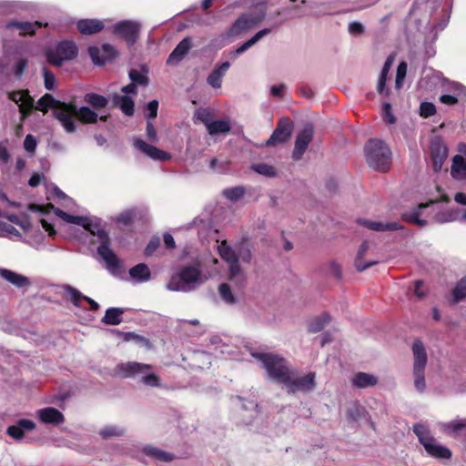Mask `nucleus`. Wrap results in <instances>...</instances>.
<instances>
[{
  "label": "nucleus",
  "mask_w": 466,
  "mask_h": 466,
  "mask_svg": "<svg viewBox=\"0 0 466 466\" xmlns=\"http://www.w3.org/2000/svg\"><path fill=\"white\" fill-rule=\"evenodd\" d=\"M76 117L83 123L93 124L96 122L98 116L89 107L81 106L79 109L76 108Z\"/></svg>",
  "instance_id": "37998d69"
},
{
  "label": "nucleus",
  "mask_w": 466,
  "mask_h": 466,
  "mask_svg": "<svg viewBox=\"0 0 466 466\" xmlns=\"http://www.w3.org/2000/svg\"><path fill=\"white\" fill-rule=\"evenodd\" d=\"M330 321V317L327 313H322L321 315L313 318L309 323V331L312 333H317L322 330L327 324Z\"/></svg>",
  "instance_id": "e433bc0d"
},
{
  "label": "nucleus",
  "mask_w": 466,
  "mask_h": 466,
  "mask_svg": "<svg viewBox=\"0 0 466 466\" xmlns=\"http://www.w3.org/2000/svg\"><path fill=\"white\" fill-rule=\"evenodd\" d=\"M238 260L241 259L245 263H249L252 258L251 251L248 248H239L238 252Z\"/></svg>",
  "instance_id": "680f3d73"
},
{
  "label": "nucleus",
  "mask_w": 466,
  "mask_h": 466,
  "mask_svg": "<svg viewBox=\"0 0 466 466\" xmlns=\"http://www.w3.org/2000/svg\"><path fill=\"white\" fill-rule=\"evenodd\" d=\"M314 129L311 124H307L298 134L295 141V147L292 153L294 159L299 160L308 148L309 144L313 138Z\"/></svg>",
  "instance_id": "f8f14e48"
},
{
  "label": "nucleus",
  "mask_w": 466,
  "mask_h": 466,
  "mask_svg": "<svg viewBox=\"0 0 466 466\" xmlns=\"http://www.w3.org/2000/svg\"><path fill=\"white\" fill-rule=\"evenodd\" d=\"M55 213L64 221L70 224L78 225L83 228H90L93 225V221L86 217L69 215L59 208H55Z\"/></svg>",
  "instance_id": "c85d7f7f"
},
{
  "label": "nucleus",
  "mask_w": 466,
  "mask_h": 466,
  "mask_svg": "<svg viewBox=\"0 0 466 466\" xmlns=\"http://www.w3.org/2000/svg\"><path fill=\"white\" fill-rule=\"evenodd\" d=\"M116 373L123 378L139 380L145 385L157 387L160 385L159 377L151 371V366L139 362H127L116 367Z\"/></svg>",
  "instance_id": "7ed1b4c3"
},
{
  "label": "nucleus",
  "mask_w": 466,
  "mask_h": 466,
  "mask_svg": "<svg viewBox=\"0 0 466 466\" xmlns=\"http://www.w3.org/2000/svg\"><path fill=\"white\" fill-rule=\"evenodd\" d=\"M370 248V244L368 241H364L359 248L357 256L355 258V267L358 271H363L368 268L376 265L378 263L377 260H369L365 261L363 257L366 255Z\"/></svg>",
  "instance_id": "393cba45"
},
{
  "label": "nucleus",
  "mask_w": 466,
  "mask_h": 466,
  "mask_svg": "<svg viewBox=\"0 0 466 466\" xmlns=\"http://www.w3.org/2000/svg\"><path fill=\"white\" fill-rule=\"evenodd\" d=\"M251 356L260 362L268 376L272 380L282 383L291 370L287 360L279 355L265 352H251Z\"/></svg>",
  "instance_id": "f03ea898"
},
{
  "label": "nucleus",
  "mask_w": 466,
  "mask_h": 466,
  "mask_svg": "<svg viewBox=\"0 0 466 466\" xmlns=\"http://www.w3.org/2000/svg\"><path fill=\"white\" fill-rule=\"evenodd\" d=\"M251 169L256 173L267 177H273L277 174L274 167L266 163L253 164L251 166Z\"/></svg>",
  "instance_id": "09e8293b"
},
{
  "label": "nucleus",
  "mask_w": 466,
  "mask_h": 466,
  "mask_svg": "<svg viewBox=\"0 0 466 466\" xmlns=\"http://www.w3.org/2000/svg\"><path fill=\"white\" fill-rule=\"evenodd\" d=\"M147 136L151 142L156 143L158 141L157 130L152 122H150L149 120L147 121Z\"/></svg>",
  "instance_id": "69168bd1"
},
{
  "label": "nucleus",
  "mask_w": 466,
  "mask_h": 466,
  "mask_svg": "<svg viewBox=\"0 0 466 466\" xmlns=\"http://www.w3.org/2000/svg\"><path fill=\"white\" fill-rule=\"evenodd\" d=\"M207 130L210 136L227 134L231 130V126L228 120L220 119L212 121V123L208 124V128Z\"/></svg>",
  "instance_id": "f704fd0d"
},
{
  "label": "nucleus",
  "mask_w": 466,
  "mask_h": 466,
  "mask_svg": "<svg viewBox=\"0 0 466 466\" xmlns=\"http://www.w3.org/2000/svg\"><path fill=\"white\" fill-rule=\"evenodd\" d=\"M420 116L429 117L436 113L435 106L431 102H422L420 106Z\"/></svg>",
  "instance_id": "6e6d98bb"
},
{
  "label": "nucleus",
  "mask_w": 466,
  "mask_h": 466,
  "mask_svg": "<svg viewBox=\"0 0 466 466\" xmlns=\"http://www.w3.org/2000/svg\"><path fill=\"white\" fill-rule=\"evenodd\" d=\"M229 67H230V63L224 62L220 66H217L212 72L222 80L223 76H225L227 71L229 69Z\"/></svg>",
  "instance_id": "774afa93"
},
{
  "label": "nucleus",
  "mask_w": 466,
  "mask_h": 466,
  "mask_svg": "<svg viewBox=\"0 0 466 466\" xmlns=\"http://www.w3.org/2000/svg\"><path fill=\"white\" fill-rule=\"evenodd\" d=\"M125 309L122 308H110L106 310L102 322L106 325H118L122 322V315Z\"/></svg>",
  "instance_id": "72a5a7b5"
},
{
  "label": "nucleus",
  "mask_w": 466,
  "mask_h": 466,
  "mask_svg": "<svg viewBox=\"0 0 466 466\" xmlns=\"http://www.w3.org/2000/svg\"><path fill=\"white\" fill-rule=\"evenodd\" d=\"M249 28V20L246 15H241L231 26L229 34L237 35Z\"/></svg>",
  "instance_id": "de8ad7c7"
},
{
  "label": "nucleus",
  "mask_w": 466,
  "mask_h": 466,
  "mask_svg": "<svg viewBox=\"0 0 466 466\" xmlns=\"http://www.w3.org/2000/svg\"><path fill=\"white\" fill-rule=\"evenodd\" d=\"M270 28H264L262 30H259L249 40L245 42L243 45H241L239 47H238L236 50L232 51L230 53L232 58H237L239 55L246 52L248 49H249L252 46H254L257 42H258L262 37L266 36L270 33Z\"/></svg>",
  "instance_id": "b1692460"
},
{
  "label": "nucleus",
  "mask_w": 466,
  "mask_h": 466,
  "mask_svg": "<svg viewBox=\"0 0 466 466\" xmlns=\"http://www.w3.org/2000/svg\"><path fill=\"white\" fill-rule=\"evenodd\" d=\"M432 155L434 161V168L435 170H438L441 167L442 158L446 157L447 156L446 148L440 146L437 149H433Z\"/></svg>",
  "instance_id": "5fc2aeb1"
},
{
  "label": "nucleus",
  "mask_w": 466,
  "mask_h": 466,
  "mask_svg": "<svg viewBox=\"0 0 466 466\" xmlns=\"http://www.w3.org/2000/svg\"><path fill=\"white\" fill-rule=\"evenodd\" d=\"M365 155L373 169L386 172L390 168L391 152L382 141L370 139L365 147Z\"/></svg>",
  "instance_id": "20e7f679"
},
{
  "label": "nucleus",
  "mask_w": 466,
  "mask_h": 466,
  "mask_svg": "<svg viewBox=\"0 0 466 466\" xmlns=\"http://www.w3.org/2000/svg\"><path fill=\"white\" fill-rule=\"evenodd\" d=\"M393 61H394V56H389L384 63V66L380 72L378 85H377V91L380 94L384 95L385 96H388L390 94V90L388 88H385V84H386V79H387L388 74H389L390 67L393 64Z\"/></svg>",
  "instance_id": "c756f323"
},
{
  "label": "nucleus",
  "mask_w": 466,
  "mask_h": 466,
  "mask_svg": "<svg viewBox=\"0 0 466 466\" xmlns=\"http://www.w3.org/2000/svg\"><path fill=\"white\" fill-rule=\"evenodd\" d=\"M77 55V47L71 41H63L55 48L46 53L47 61L56 66H60L64 61L71 60Z\"/></svg>",
  "instance_id": "1a4fd4ad"
},
{
  "label": "nucleus",
  "mask_w": 466,
  "mask_h": 466,
  "mask_svg": "<svg viewBox=\"0 0 466 466\" xmlns=\"http://www.w3.org/2000/svg\"><path fill=\"white\" fill-rule=\"evenodd\" d=\"M56 119L59 121L67 133H74L76 130V106L71 104L61 102L53 111Z\"/></svg>",
  "instance_id": "9d476101"
},
{
  "label": "nucleus",
  "mask_w": 466,
  "mask_h": 466,
  "mask_svg": "<svg viewBox=\"0 0 466 466\" xmlns=\"http://www.w3.org/2000/svg\"><path fill=\"white\" fill-rule=\"evenodd\" d=\"M131 83L137 86H147L149 79L147 76V72H140L137 69H131L128 73Z\"/></svg>",
  "instance_id": "a18cd8bd"
},
{
  "label": "nucleus",
  "mask_w": 466,
  "mask_h": 466,
  "mask_svg": "<svg viewBox=\"0 0 466 466\" xmlns=\"http://www.w3.org/2000/svg\"><path fill=\"white\" fill-rule=\"evenodd\" d=\"M461 219V211L460 209L456 210H448L445 212L439 213L435 215L434 220L439 224L452 222L455 220Z\"/></svg>",
  "instance_id": "ea45409f"
},
{
  "label": "nucleus",
  "mask_w": 466,
  "mask_h": 466,
  "mask_svg": "<svg viewBox=\"0 0 466 466\" xmlns=\"http://www.w3.org/2000/svg\"><path fill=\"white\" fill-rule=\"evenodd\" d=\"M359 224L373 231L383 232V231H396L402 228L400 223L397 221L391 222H380L372 221L368 219H359Z\"/></svg>",
  "instance_id": "6ab92c4d"
},
{
  "label": "nucleus",
  "mask_w": 466,
  "mask_h": 466,
  "mask_svg": "<svg viewBox=\"0 0 466 466\" xmlns=\"http://www.w3.org/2000/svg\"><path fill=\"white\" fill-rule=\"evenodd\" d=\"M9 98L19 106L21 120H24L34 108V98L27 90L11 92Z\"/></svg>",
  "instance_id": "ddd939ff"
},
{
  "label": "nucleus",
  "mask_w": 466,
  "mask_h": 466,
  "mask_svg": "<svg viewBox=\"0 0 466 466\" xmlns=\"http://www.w3.org/2000/svg\"><path fill=\"white\" fill-rule=\"evenodd\" d=\"M228 279L232 283L236 291H242L247 285V276L239 261L228 264Z\"/></svg>",
  "instance_id": "dca6fc26"
},
{
  "label": "nucleus",
  "mask_w": 466,
  "mask_h": 466,
  "mask_svg": "<svg viewBox=\"0 0 466 466\" xmlns=\"http://www.w3.org/2000/svg\"><path fill=\"white\" fill-rule=\"evenodd\" d=\"M451 175L456 179H466V160L457 155L453 157Z\"/></svg>",
  "instance_id": "473e14b6"
},
{
  "label": "nucleus",
  "mask_w": 466,
  "mask_h": 466,
  "mask_svg": "<svg viewBox=\"0 0 466 466\" xmlns=\"http://www.w3.org/2000/svg\"><path fill=\"white\" fill-rule=\"evenodd\" d=\"M429 204H420L418 206V208L411 211L410 213L409 214H405L404 215V218L410 222H412L420 227H425L427 225V221L425 219H420V210L422 208H425L426 207H428Z\"/></svg>",
  "instance_id": "49530a36"
},
{
  "label": "nucleus",
  "mask_w": 466,
  "mask_h": 466,
  "mask_svg": "<svg viewBox=\"0 0 466 466\" xmlns=\"http://www.w3.org/2000/svg\"><path fill=\"white\" fill-rule=\"evenodd\" d=\"M115 103L127 116H132L134 113V101L127 96L116 95L114 96Z\"/></svg>",
  "instance_id": "4c0bfd02"
},
{
  "label": "nucleus",
  "mask_w": 466,
  "mask_h": 466,
  "mask_svg": "<svg viewBox=\"0 0 466 466\" xmlns=\"http://www.w3.org/2000/svg\"><path fill=\"white\" fill-rule=\"evenodd\" d=\"M160 246V238L158 237L152 238L146 247L145 253L147 256L152 255Z\"/></svg>",
  "instance_id": "052dcab7"
},
{
  "label": "nucleus",
  "mask_w": 466,
  "mask_h": 466,
  "mask_svg": "<svg viewBox=\"0 0 466 466\" xmlns=\"http://www.w3.org/2000/svg\"><path fill=\"white\" fill-rule=\"evenodd\" d=\"M63 289H64V292L67 295V297L69 298V299L72 301V303L75 306L79 307V301L81 299H85L86 302L89 303L90 308H91L92 310H97L98 309L99 305H98L97 302H96L91 298L83 295L76 289H75V288H73V287H71L69 285H66V286L63 287Z\"/></svg>",
  "instance_id": "4be33fe9"
},
{
  "label": "nucleus",
  "mask_w": 466,
  "mask_h": 466,
  "mask_svg": "<svg viewBox=\"0 0 466 466\" xmlns=\"http://www.w3.org/2000/svg\"><path fill=\"white\" fill-rule=\"evenodd\" d=\"M157 108L158 102L157 100L150 101L147 106V110L148 112L147 118L153 119L157 116Z\"/></svg>",
  "instance_id": "e2e57ef3"
},
{
  "label": "nucleus",
  "mask_w": 466,
  "mask_h": 466,
  "mask_svg": "<svg viewBox=\"0 0 466 466\" xmlns=\"http://www.w3.org/2000/svg\"><path fill=\"white\" fill-rule=\"evenodd\" d=\"M443 429L455 438L463 437L466 439V419L448 422L444 424Z\"/></svg>",
  "instance_id": "7c9ffc66"
},
{
  "label": "nucleus",
  "mask_w": 466,
  "mask_h": 466,
  "mask_svg": "<svg viewBox=\"0 0 466 466\" xmlns=\"http://www.w3.org/2000/svg\"><path fill=\"white\" fill-rule=\"evenodd\" d=\"M133 145L136 148L154 160L166 161L170 159V155L168 153L156 147L155 146L146 143L142 139H134Z\"/></svg>",
  "instance_id": "f3484780"
},
{
  "label": "nucleus",
  "mask_w": 466,
  "mask_h": 466,
  "mask_svg": "<svg viewBox=\"0 0 466 466\" xmlns=\"http://www.w3.org/2000/svg\"><path fill=\"white\" fill-rule=\"evenodd\" d=\"M84 100L96 109L104 108L108 104L107 98L96 93L86 94Z\"/></svg>",
  "instance_id": "a19ab883"
},
{
  "label": "nucleus",
  "mask_w": 466,
  "mask_h": 466,
  "mask_svg": "<svg viewBox=\"0 0 466 466\" xmlns=\"http://www.w3.org/2000/svg\"><path fill=\"white\" fill-rule=\"evenodd\" d=\"M246 193L243 187H228L223 190V196L230 201H238L241 199Z\"/></svg>",
  "instance_id": "8fccbe9b"
},
{
  "label": "nucleus",
  "mask_w": 466,
  "mask_h": 466,
  "mask_svg": "<svg viewBox=\"0 0 466 466\" xmlns=\"http://www.w3.org/2000/svg\"><path fill=\"white\" fill-rule=\"evenodd\" d=\"M93 235H97L102 239V244L97 248V252L106 262V268L113 274H116L120 270V261L116 255L108 246V238L100 228V225L93 221L90 228H84Z\"/></svg>",
  "instance_id": "423d86ee"
},
{
  "label": "nucleus",
  "mask_w": 466,
  "mask_h": 466,
  "mask_svg": "<svg viewBox=\"0 0 466 466\" xmlns=\"http://www.w3.org/2000/svg\"><path fill=\"white\" fill-rule=\"evenodd\" d=\"M141 25L138 22L124 20L114 25V33L124 38L131 46L136 43L138 37Z\"/></svg>",
  "instance_id": "9b49d317"
},
{
  "label": "nucleus",
  "mask_w": 466,
  "mask_h": 466,
  "mask_svg": "<svg viewBox=\"0 0 466 466\" xmlns=\"http://www.w3.org/2000/svg\"><path fill=\"white\" fill-rule=\"evenodd\" d=\"M88 53L94 64L98 66L111 61L116 56L115 47L109 44H104L101 47L90 46Z\"/></svg>",
  "instance_id": "2eb2a0df"
},
{
  "label": "nucleus",
  "mask_w": 466,
  "mask_h": 466,
  "mask_svg": "<svg viewBox=\"0 0 466 466\" xmlns=\"http://www.w3.org/2000/svg\"><path fill=\"white\" fill-rule=\"evenodd\" d=\"M0 277L17 288L29 284L26 277L7 268H0Z\"/></svg>",
  "instance_id": "cd10ccee"
},
{
  "label": "nucleus",
  "mask_w": 466,
  "mask_h": 466,
  "mask_svg": "<svg viewBox=\"0 0 466 466\" xmlns=\"http://www.w3.org/2000/svg\"><path fill=\"white\" fill-rule=\"evenodd\" d=\"M414 387L417 391L423 392L426 389L424 370L428 361L427 353L423 343L415 340L412 345Z\"/></svg>",
  "instance_id": "0eeeda50"
},
{
  "label": "nucleus",
  "mask_w": 466,
  "mask_h": 466,
  "mask_svg": "<svg viewBox=\"0 0 466 466\" xmlns=\"http://www.w3.org/2000/svg\"><path fill=\"white\" fill-rule=\"evenodd\" d=\"M24 147L28 152L35 151L36 147V140L32 135H27L24 141Z\"/></svg>",
  "instance_id": "0e129e2a"
},
{
  "label": "nucleus",
  "mask_w": 466,
  "mask_h": 466,
  "mask_svg": "<svg viewBox=\"0 0 466 466\" xmlns=\"http://www.w3.org/2000/svg\"><path fill=\"white\" fill-rule=\"evenodd\" d=\"M466 298V277L461 279L453 290V299L458 302Z\"/></svg>",
  "instance_id": "603ef678"
},
{
  "label": "nucleus",
  "mask_w": 466,
  "mask_h": 466,
  "mask_svg": "<svg viewBox=\"0 0 466 466\" xmlns=\"http://www.w3.org/2000/svg\"><path fill=\"white\" fill-rule=\"evenodd\" d=\"M129 276L136 283L147 282L151 279L149 268L145 263H140L129 269Z\"/></svg>",
  "instance_id": "bb28decb"
},
{
  "label": "nucleus",
  "mask_w": 466,
  "mask_h": 466,
  "mask_svg": "<svg viewBox=\"0 0 466 466\" xmlns=\"http://www.w3.org/2000/svg\"><path fill=\"white\" fill-rule=\"evenodd\" d=\"M61 102L55 99L54 96L50 94H46L43 96L38 101L36 105V109L46 112V110L51 107L53 108V111L56 106H59Z\"/></svg>",
  "instance_id": "c03bdc74"
},
{
  "label": "nucleus",
  "mask_w": 466,
  "mask_h": 466,
  "mask_svg": "<svg viewBox=\"0 0 466 466\" xmlns=\"http://www.w3.org/2000/svg\"><path fill=\"white\" fill-rule=\"evenodd\" d=\"M354 388L364 389L375 386L378 383V379L373 374L366 372H358L350 380Z\"/></svg>",
  "instance_id": "5701e85b"
},
{
  "label": "nucleus",
  "mask_w": 466,
  "mask_h": 466,
  "mask_svg": "<svg viewBox=\"0 0 466 466\" xmlns=\"http://www.w3.org/2000/svg\"><path fill=\"white\" fill-rule=\"evenodd\" d=\"M37 418L45 424L59 425L65 420L61 411L53 407L40 409L36 411Z\"/></svg>",
  "instance_id": "a211bd4d"
},
{
  "label": "nucleus",
  "mask_w": 466,
  "mask_h": 466,
  "mask_svg": "<svg viewBox=\"0 0 466 466\" xmlns=\"http://www.w3.org/2000/svg\"><path fill=\"white\" fill-rule=\"evenodd\" d=\"M218 293L222 300L229 305L237 303V296L233 293L231 286L228 283H222L218 288Z\"/></svg>",
  "instance_id": "79ce46f5"
},
{
  "label": "nucleus",
  "mask_w": 466,
  "mask_h": 466,
  "mask_svg": "<svg viewBox=\"0 0 466 466\" xmlns=\"http://www.w3.org/2000/svg\"><path fill=\"white\" fill-rule=\"evenodd\" d=\"M365 413V409L359 406L354 405L348 410V417L353 420H357Z\"/></svg>",
  "instance_id": "bf43d9fd"
},
{
  "label": "nucleus",
  "mask_w": 466,
  "mask_h": 466,
  "mask_svg": "<svg viewBox=\"0 0 466 466\" xmlns=\"http://www.w3.org/2000/svg\"><path fill=\"white\" fill-rule=\"evenodd\" d=\"M229 67H230V63L224 62L220 66H217L212 72L222 80L223 76H225L227 71L229 69Z\"/></svg>",
  "instance_id": "338daca9"
},
{
  "label": "nucleus",
  "mask_w": 466,
  "mask_h": 466,
  "mask_svg": "<svg viewBox=\"0 0 466 466\" xmlns=\"http://www.w3.org/2000/svg\"><path fill=\"white\" fill-rule=\"evenodd\" d=\"M413 432L430 456L437 459H450L451 457V450L438 443L426 425L414 424Z\"/></svg>",
  "instance_id": "39448f33"
},
{
  "label": "nucleus",
  "mask_w": 466,
  "mask_h": 466,
  "mask_svg": "<svg viewBox=\"0 0 466 466\" xmlns=\"http://www.w3.org/2000/svg\"><path fill=\"white\" fill-rule=\"evenodd\" d=\"M43 76L45 80V86L48 90H52L55 87L56 77L53 73L48 71L46 67L43 68Z\"/></svg>",
  "instance_id": "13d9d810"
},
{
  "label": "nucleus",
  "mask_w": 466,
  "mask_h": 466,
  "mask_svg": "<svg viewBox=\"0 0 466 466\" xmlns=\"http://www.w3.org/2000/svg\"><path fill=\"white\" fill-rule=\"evenodd\" d=\"M218 252L220 256V258L227 263H232L237 260H238V257L237 254V251L234 250L226 240H223L218 246Z\"/></svg>",
  "instance_id": "2f4dec72"
},
{
  "label": "nucleus",
  "mask_w": 466,
  "mask_h": 466,
  "mask_svg": "<svg viewBox=\"0 0 466 466\" xmlns=\"http://www.w3.org/2000/svg\"><path fill=\"white\" fill-rule=\"evenodd\" d=\"M191 47L192 44L190 38H184L177 44L175 49L171 52L167 60V63L168 65H176L179 63L188 53Z\"/></svg>",
  "instance_id": "412c9836"
},
{
  "label": "nucleus",
  "mask_w": 466,
  "mask_h": 466,
  "mask_svg": "<svg viewBox=\"0 0 466 466\" xmlns=\"http://www.w3.org/2000/svg\"><path fill=\"white\" fill-rule=\"evenodd\" d=\"M315 380V372L300 375L297 370L291 369L281 384L284 385L289 393H296L298 391L309 392L316 387Z\"/></svg>",
  "instance_id": "6e6552de"
},
{
  "label": "nucleus",
  "mask_w": 466,
  "mask_h": 466,
  "mask_svg": "<svg viewBox=\"0 0 466 466\" xmlns=\"http://www.w3.org/2000/svg\"><path fill=\"white\" fill-rule=\"evenodd\" d=\"M293 124L287 118H281L279 121L278 127L274 130L270 137L266 142L267 146L286 142L291 136Z\"/></svg>",
  "instance_id": "4468645a"
},
{
  "label": "nucleus",
  "mask_w": 466,
  "mask_h": 466,
  "mask_svg": "<svg viewBox=\"0 0 466 466\" xmlns=\"http://www.w3.org/2000/svg\"><path fill=\"white\" fill-rule=\"evenodd\" d=\"M35 428L34 421L30 420H19L15 425L7 428L6 433L15 441L23 439L25 431H33Z\"/></svg>",
  "instance_id": "aec40b11"
},
{
  "label": "nucleus",
  "mask_w": 466,
  "mask_h": 466,
  "mask_svg": "<svg viewBox=\"0 0 466 466\" xmlns=\"http://www.w3.org/2000/svg\"><path fill=\"white\" fill-rule=\"evenodd\" d=\"M382 115L384 121L387 122L388 124H394L396 122V118L391 112V106L390 103H383Z\"/></svg>",
  "instance_id": "4d7b16f0"
},
{
  "label": "nucleus",
  "mask_w": 466,
  "mask_h": 466,
  "mask_svg": "<svg viewBox=\"0 0 466 466\" xmlns=\"http://www.w3.org/2000/svg\"><path fill=\"white\" fill-rule=\"evenodd\" d=\"M144 451L147 455L158 460L160 461H171L175 457L173 454L164 451L160 449L152 447V446H146L144 448Z\"/></svg>",
  "instance_id": "58836bf2"
},
{
  "label": "nucleus",
  "mask_w": 466,
  "mask_h": 466,
  "mask_svg": "<svg viewBox=\"0 0 466 466\" xmlns=\"http://www.w3.org/2000/svg\"><path fill=\"white\" fill-rule=\"evenodd\" d=\"M208 277L200 271L199 265L186 266L170 278L167 289L176 292H189L203 284Z\"/></svg>",
  "instance_id": "f257e3e1"
},
{
  "label": "nucleus",
  "mask_w": 466,
  "mask_h": 466,
  "mask_svg": "<svg viewBox=\"0 0 466 466\" xmlns=\"http://www.w3.org/2000/svg\"><path fill=\"white\" fill-rule=\"evenodd\" d=\"M103 439H109L111 437L121 436L124 434V430L116 426H106L99 431Z\"/></svg>",
  "instance_id": "864d4df0"
},
{
  "label": "nucleus",
  "mask_w": 466,
  "mask_h": 466,
  "mask_svg": "<svg viewBox=\"0 0 466 466\" xmlns=\"http://www.w3.org/2000/svg\"><path fill=\"white\" fill-rule=\"evenodd\" d=\"M8 28L15 27L22 34H34L38 28L43 26L41 22H10L6 25Z\"/></svg>",
  "instance_id": "c9c22d12"
},
{
  "label": "nucleus",
  "mask_w": 466,
  "mask_h": 466,
  "mask_svg": "<svg viewBox=\"0 0 466 466\" xmlns=\"http://www.w3.org/2000/svg\"><path fill=\"white\" fill-rule=\"evenodd\" d=\"M407 63L402 61L399 64L396 73L395 86L397 89H400L403 86L404 79L407 74Z\"/></svg>",
  "instance_id": "3c124183"
},
{
  "label": "nucleus",
  "mask_w": 466,
  "mask_h": 466,
  "mask_svg": "<svg viewBox=\"0 0 466 466\" xmlns=\"http://www.w3.org/2000/svg\"><path fill=\"white\" fill-rule=\"evenodd\" d=\"M77 28L84 35H92L100 32L104 24L97 19H82L78 21Z\"/></svg>",
  "instance_id": "a878e982"
}]
</instances>
